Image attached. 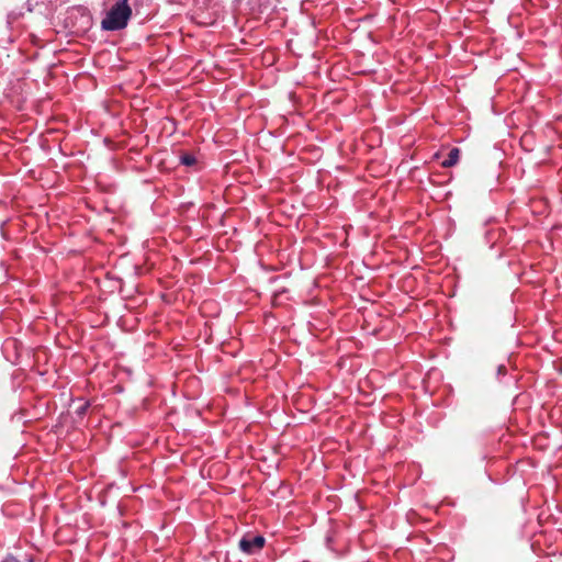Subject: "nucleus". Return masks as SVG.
<instances>
[{"mask_svg":"<svg viewBox=\"0 0 562 562\" xmlns=\"http://www.w3.org/2000/svg\"><path fill=\"white\" fill-rule=\"evenodd\" d=\"M131 15L132 9L127 0H121L110 9L102 21V27L111 31L121 30L126 26Z\"/></svg>","mask_w":562,"mask_h":562,"instance_id":"f257e3e1","label":"nucleus"},{"mask_svg":"<svg viewBox=\"0 0 562 562\" xmlns=\"http://www.w3.org/2000/svg\"><path fill=\"white\" fill-rule=\"evenodd\" d=\"M265 538L262 536L247 535L239 541V548L246 554H254L262 549L265 546Z\"/></svg>","mask_w":562,"mask_h":562,"instance_id":"f03ea898","label":"nucleus"},{"mask_svg":"<svg viewBox=\"0 0 562 562\" xmlns=\"http://www.w3.org/2000/svg\"><path fill=\"white\" fill-rule=\"evenodd\" d=\"M460 150L458 148H452L449 153V156L446 160L442 161V167L449 168L454 166L459 160Z\"/></svg>","mask_w":562,"mask_h":562,"instance_id":"7ed1b4c3","label":"nucleus"},{"mask_svg":"<svg viewBox=\"0 0 562 562\" xmlns=\"http://www.w3.org/2000/svg\"><path fill=\"white\" fill-rule=\"evenodd\" d=\"M181 161L186 166H192L195 164V157L189 154H186L181 157Z\"/></svg>","mask_w":562,"mask_h":562,"instance_id":"20e7f679","label":"nucleus"},{"mask_svg":"<svg viewBox=\"0 0 562 562\" xmlns=\"http://www.w3.org/2000/svg\"><path fill=\"white\" fill-rule=\"evenodd\" d=\"M504 369H505V368H504L503 366H501V367L498 368V372H499V373H501V372H503V370H504Z\"/></svg>","mask_w":562,"mask_h":562,"instance_id":"39448f33","label":"nucleus"}]
</instances>
